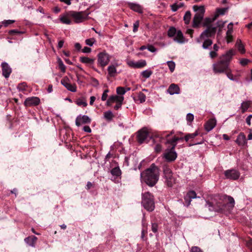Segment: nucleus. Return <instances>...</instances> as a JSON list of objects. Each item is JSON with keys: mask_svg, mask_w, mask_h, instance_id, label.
<instances>
[{"mask_svg": "<svg viewBox=\"0 0 252 252\" xmlns=\"http://www.w3.org/2000/svg\"><path fill=\"white\" fill-rule=\"evenodd\" d=\"M215 17L213 18H206L202 22V27L205 29L201 33L199 36L196 38L197 43H202V47L204 49H209L210 47L213 44L212 38L216 35L217 27L212 23L215 20Z\"/></svg>", "mask_w": 252, "mask_h": 252, "instance_id": "obj_1", "label": "nucleus"}, {"mask_svg": "<svg viewBox=\"0 0 252 252\" xmlns=\"http://www.w3.org/2000/svg\"><path fill=\"white\" fill-rule=\"evenodd\" d=\"M235 205V200L231 196L223 195L218 201H207L206 207L211 211L221 212L226 215L231 213Z\"/></svg>", "mask_w": 252, "mask_h": 252, "instance_id": "obj_2", "label": "nucleus"}, {"mask_svg": "<svg viewBox=\"0 0 252 252\" xmlns=\"http://www.w3.org/2000/svg\"><path fill=\"white\" fill-rule=\"evenodd\" d=\"M236 52L234 49H231L221 55L219 60L213 64V69L216 73L224 72L228 69L229 66L233 56Z\"/></svg>", "mask_w": 252, "mask_h": 252, "instance_id": "obj_3", "label": "nucleus"}, {"mask_svg": "<svg viewBox=\"0 0 252 252\" xmlns=\"http://www.w3.org/2000/svg\"><path fill=\"white\" fill-rule=\"evenodd\" d=\"M142 181L150 187L154 186L158 182L159 176V169L155 164L153 163L149 168L141 173Z\"/></svg>", "mask_w": 252, "mask_h": 252, "instance_id": "obj_4", "label": "nucleus"}, {"mask_svg": "<svg viewBox=\"0 0 252 252\" xmlns=\"http://www.w3.org/2000/svg\"><path fill=\"white\" fill-rule=\"evenodd\" d=\"M193 9L196 12L192 20V27L198 28L201 24L205 13V9L203 6L194 5Z\"/></svg>", "mask_w": 252, "mask_h": 252, "instance_id": "obj_5", "label": "nucleus"}, {"mask_svg": "<svg viewBox=\"0 0 252 252\" xmlns=\"http://www.w3.org/2000/svg\"><path fill=\"white\" fill-rule=\"evenodd\" d=\"M141 203L144 208L148 211H153L155 207L154 196L149 192L142 194Z\"/></svg>", "mask_w": 252, "mask_h": 252, "instance_id": "obj_6", "label": "nucleus"}, {"mask_svg": "<svg viewBox=\"0 0 252 252\" xmlns=\"http://www.w3.org/2000/svg\"><path fill=\"white\" fill-rule=\"evenodd\" d=\"M68 15L74 19L75 23H79L86 20L88 18L89 14L86 11L77 12L70 11H68Z\"/></svg>", "mask_w": 252, "mask_h": 252, "instance_id": "obj_7", "label": "nucleus"}, {"mask_svg": "<svg viewBox=\"0 0 252 252\" xmlns=\"http://www.w3.org/2000/svg\"><path fill=\"white\" fill-rule=\"evenodd\" d=\"M177 158V154L175 150L167 148L163 154V158L167 162L174 161Z\"/></svg>", "mask_w": 252, "mask_h": 252, "instance_id": "obj_8", "label": "nucleus"}, {"mask_svg": "<svg viewBox=\"0 0 252 252\" xmlns=\"http://www.w3.org/2000/svg\"><path fill=\"white\" fill-rule=\"evenodd\" d=\"M98 64L102 67L107 65L110 61L109 55L105 52L99 53L98 55Z\"/></svg>", "mask_w": 252, "mask_h": 252, "instance_id": "obj_9", "label": "nucleus"}, {"mask_svg": "<svg viewBox=\"0 0 252 252\" xmlns=\"http://www.w3.org/2000/svg\"><path fill=\"white\" fill-rule=\"evenodd\" d=\"M40 103V100L39 97L36 96H32L27 98L24 103L26 107L35 106L39 105Z\"/></svg>", "mask_w": 252, "mask_h": 252, "instance_id": "obj_10", "label": "nucleus"}, {"mask_svg": "<svg viewBox=\"0 0 252 252\" xmlns=\"http://www.w3.org/2000/svg\"><path fill=\"white\" fill-rule=\"evenodd\" d=\"M149 135L146 128H143L137 132V139L140 144L143 143L147 138Z\"/></svg>", "mask_w": 252, "mask_h": 252, "instance_id": "obj_11", "label": "nucleus"}, {"mask_svg": "<svg viewBox=\"0 0 252 252\" xmlns=\"http://www.w3.org/2000/svg\"><path fill=\"white\" fill-rule=\"evenodd\" d=\"M91 119L87 115H79L75 120V124L77 126H80L82 124H90Z\"/></svg>", "mask_w": 252, "mask_h": 252, "instance_id": "obj_12", "label": "nucleus"}, {"mask_svg": "<svg viewBox=\"0 0 252 252\" xmlns=\"http://www.w3.org/2000/svg\"><path fill=\"white\" fill-rule=\"evenodd\" d=\"M128 65L131 67L134 68H141L145 66L147 63L145 60H141L138 62L134 61H128L127 62Z\"/></svg>", "mask_w": 252, "mask_h": 252, "instance_id": "obj_13", "label": "nucleus"}, {"mask_svg": "<svg viewBox=\"0 0 252 252\" xmlns=\"http://www.w3.org/2000/svg\"><path fill=\"white\" fill-rule=\"evenodd\" d=\"M2 75L5 78H8L12 72V68L6 62H2L1 64Z\"/></svg>", "mask_w": 252, "mask_h": 252, "instance_id": "obj_14", "label": "nucleus"}, {"mask_svg": "<svg viewBox=\"0 0 252 252\" xmlns=\"http://www.w3.org/2000/svg\"><path fill=\"white\" fill-rule=\"evenodd\" d=\"M61 84L68 91L72 92H75L76 91V85L75 84H71L70 83L69 80L67 77H64L62 79Z\"/></svg>", "mask_w": 252, "mask_h": 252, "instance_id": "obj_15", "label": "nucleus"}, {"mask_svg": "<svg viewBox=\"0 0 252 252\" xmlns=\"http://www.w3.org/2000/svg\"><path fill=\"white\" fill-rule=\"evenodd\" d=\"M237 145L242 149H246L247 147V139L244 133H240L237 136Z\"/></svg>", "mask_w": 252, "mask_h": 252, "instance_id": "obj_16", "label": "nucleus"}, {"mask_svg": "<svg viewBox=\"0 0 252 252\" xmlns=\"http://www.w3.org/2000/svg\"><path fill=\"white\" fill-rule=\"evenodd\" d=\"M196 198H197L196 192L193 190L189 191L184 197L187 206H189L190 204L192 199Z\"/></svg>", "mask_w": 252, "mask_h": 252, "instance_id": "obj_17", "label": "nucleus"}, {"mask_svg": "<svg viewBox=\"0 0 252 252\" xmlns=\"http://www.w3.org/2000/svg\"><path fill=\"white\" fill-rule=\"evenodd\" d=\"M216 125V120L215 119H211L209 120L205 124V129L209 132L212 130Z\"/></svg>", "mask_w": 252, "mask_h": 252, "instance_id": "obj_18", "label": "nucleus"}, {"mask_svg": "<svg viewBox=\"0 0 252 252\" xmlns=\"http://www.w3.org/2000/svg\"><path fill=\"white\" fill-rule=\"evenodd\" d=\"M224 176L226 179L236 180V170L235 169H229L224 171Z\"/></svg>", "mask_w": 252, "mask_h": 252, "instance_id": "obj_19", "label": "nucleus"}, {"mask_svg": "<svg viewBox=\"0 0 252 252\" xmlns=\"http://www.w3.org/2000/svg\"><path fill=\"white\" fill-rule=\"evenodd\" d=\"M167 92L170 94V95H173L175 94H179L180 93V89L179 87V86L175 84H171Z\"/></svg>", "mask_w": 252, "mask_h": 252, "instance_id": "obj_20", "label": "nucleus"}, {"mask_svg": "<svg viewBox=\"0 0 252 252\" xmlns=\"http://www.w3.org/2000/svg\"><path fill=\"white\" fill-rule=\"evenodd\" d=\"M179 140V137L174 136L171 139H167L165 143V145L170 144L171 147H168L169 149L175 150V147L177 144V141Z\"/></svg>", "mask_w": 252, "mask_h": 252, "instance_id": "obj_21", "label": "nucleus"}, {"mask_svg": "<svg viewBox=\"0 0 252 252\" xmlns=\"http://www.w3.org/2000/svg\"><path fill=\"white\" fill-rule=\"evenodd\" d=\"M129 7L132 10L139 13H143L142 7L138 4L130 2L128 3Z\"/></svg>", "mask_w": 252, "mask_h": 252, "instance_id": "obj_22", "label": "nucleus"}, {"mask_svg": "<svg viewBox=\"0 0 252 252\" xmlns=\"http://www.w3.org/2000/svg\"><path fill=\"white\" fill-rule=\"evenodd\" d=\"M227 31L226 32V40L227 43H229L231 42L232 40V33L233 32V24L230 23L227 26Z\"/></svg>", "mask_w": 252, "mask_h": 252, "instance_id": "obj_23", "label": "nucleus"}, {"mask_svg": "<svg viewBox=\"0 0 252 252\" xmlns=\"http://www.w3.org/2000/svg\"><path fill=\"white\" fill-rule=\"evenodd\" d=\"M165 179V182L168 187H172L173 185L175 183V180L173 177L172 174L164 176Z\"/></svg>", "mask_w": 252, "mask_h": 252, "instance_id": "obj_24", "label": "nucleus"}, {"mask_svg": "<svg viewBox=\"0 0 252 252\" xmlns=\"http://www.w3.org/2000/svg\"><path fill=\"white\" fill-rule=\"evenodd\" d=\"M220 48L219 46L217 44H215L213 45V50L209 52V57L213 59L218 57V51Z\"/></svg>", "mask_w": 252, "mask_h": 252, "instance_id": "obj_25", "label": "nucleus"}, {"mask_svg": "<svg viewBox=\"0 0 252 252\" xmlns=\"http://www.w3.org/2000/svg\"><path fill=\"white\" fill-rule=\"evenodd\" d=\"M37 240V237L34 236H31L25 239V242L29 246L34 247Z\"/></svg>", "mask_w": 252, "mask_h": 252, "instance_id": "obj_26", "label": "nucleus"}, {"mask_svg": "<svg viewBox=\"0 0 252 252\" xmlns=\"http://www.w3.org/2000/svg\"><path fill=\"white\" fill-rule=\"evenodd\" d=\"M118 66L117 64L116 65H111L108 67V74L111 77H114L117 73L116 67Z\"/></svg>", "mask_w": 252, "mask_h": 252, "instance_id": "obj_27", "label": "nucleus"}, {"mask_svg": "<svg viewBox=\"0 0 252 252\" xmlns=\"http://www.w3.org/2000/svg\"><path fill=\"white\" fill-rule=\"evenodd\" d=\"M175 35L176 37L174 38V41L180 43H182L184 42V36L180 30L177 31Z\"/></svg>", "mask_w": 252, "mask_h": 252, "instance_id": "obj_28", "label": "nucleus"}, {"mask_svg": "<svg viewBox=\"0 0 252 252\" xmlns=\"http://www.w3.org/2000/svg\"><path fill=\"white\" fill-rule=\"evenodd\" d=\"M80 61L83 63H85L88 65H91L94 64V59L89 58L87 57H81L80 58Z\"/></svg>", "mask_w": 252, "mask_h": 252, "instance_id": "obj_29", "label": "nucleus"}, {"mask_svg": "<svg viewBox=\"0 0 252 252\" xmlns=\"http://www.w3.org/2000/svg\"><path fill=\"white\" fill-rule=\"evenodd\" d=\"M69 17H71V16L68 15V12H67L65 14L61 16L60 21L63 24H70L71 22L69 19Z\"/></svg>", "mask_w": 252, "mask_h": 252, "instance_id": "obj_30", "label": "nucleus"}, {"mask_svg": "<svg viewBox=\"0 0 252 252\" xmlns=\"http://www.w3.org/2000/svg\"><path fill=\"white\" fill-rule=\"evenodd\" d=\"M251 105V102L250 101H244L242 103L241 106L240 107V110L242 113H244L249 108Z\"/></svg>", "mask_w": 252, "mask_h": 252, "instance_id": "obj_31", "label": "nucleus"}, {"mask_svg": "<svg viewBox=\"0 0 252 252\" xmlns=\"http://www.w3.org/2000/svg\"><path fill=\"white\" fill-rule=\"evenodd\" d=\"M237 51L241 54H244L246 52L244 45L242 43L241 40L237 39Z\"/></svg>", "mask_w": 252, "mask_h": 252, "instance_id": "obj_32", "label": "nucleus"}, {"mask_svg": "<svg viewBox=\"0 0 252 252\" xmlns=\"http://www.w3.org/2000/svg\"><path fill=\"white\" fill-rule=\"evenodd\" d=\"M104 118L108 121H111L114 117V115L111 111H107L103 114Z\"/></svg>", "mask_w": 252, "mask_h": 252, "instance_id": "obj_33", "label": "nucleus"}, {"mask_svg": "<svg viewBox=\"0 0 252 252\" xmlns=\"http://www.w3.org/2000/svg\"><path fill=\"white\" fill-rule=\"evenodd\" d=\"M227 8H218L216 10V13L215 15V18L217 19V18L219 15H222L225 14V13L227 11Z\"/></svg>", "mask_w": 252, "mask_h": 252, "instance_id": "obj_34", "label": "nucleus"}, {"mask_svg": "<svg viewBox=\"0 0 252 252\" xmlns=\"http://www.w3.org/2000/svg\"><path fill=\"white\" fill-rule=\"evenodd\" d=\"M111 173L112 175L119 177L121 175V171L119 167H116L113 168L111 170Z\"/></svg>", "mask_w": 252, "mask_h": 252, "instance_id": "obj_35", "label": "nucleus"}, {"mask_svg": "<svg viewBox=\"0 0 252 252\" xmlns=\"http://www.w3.org/2000/svg\"><path fill=\"white\" fill-rule=\"evenodd\" d=\"M110 98H113V99L111 100L112 103L114 102H116L117 103L123 102L124 99L123 96H118L117 95H112L110 96Z\"/></svg>", "mask_w": 252, "mask_h": 252, "instance_id": "obj_36", "label": "nucleus"}, {"mask_svg": "<svg viewBox=\"0 0 252 252\" xmlns=\"http://www.w3.org/2000/svg\"><path fill=\"white\" fill-rule=\"evenodd\" d=\"M191 18V13L189 11H187L184 16L185 23L187 25L189 23Z\"/></svg>", "mask_w": 252, "mask_h": 252, "instance_id": "obj_37", "label": "nucleus"}, {"mask_svg": "<svg viewBox=\"0 0 252 252\" xmlns=\"http://www.w3.org/2000/svg\"><path fill=\"white\" fill-rule=\"evenodd\" d=\"M198 135V133L197 131L193 133H189L185 136V140H186V141L187 142L189 140V139H193Z\"/></svg>", "mask_w": 252, "mask_h": 252, "instance_id": "obj_38", "label": "nucleus"}, {"mask_svg": "<svg viewBox=\"0 0 252 252\" xmlns=\"http://www.w3.org/2000/svg\"><path fill=\"white\" fill-rule=\"evenodd\" d=\"M153 71L150 69L145 70L141 72V74L143 77L148 78L152 74Z\"/></svg>", "mask_w": 252, "mask_h": 252, "instance_id": "obj_39", "label": "nucleus"}, {"mask_svg": "<svg viewBox=\"0 0 252 252\" xmlns=\"http://www.w3.org/2000/svg\"><path fill=\"white\" fill-rule=\"evenodd\" d=\"M178 31L174 27L170 28L168 31V35L169 37H172L174 36Z\"/></svg>", "mask_w": 252, "mask_h": 252, "instance_id": "obj_40", "label": "nucleus"}, {"mask_svg": "<svg viewBox=\"0 0 252 252\" xmlns=\"http://www.w3.org/2000/svg\"><path fill=\"white\" fill-rule=\"evenodd\" d=\"M163 171L164 176L168 175H170V174H173L171 169L167 165L163 166Z\"/></svg>", "mask_w": 252, "mask_h": 252, "instance_id": "obj_41", "label": "nucleus"}, {"mask_svg": "<svg viewBox=\"0 0 252 252\" xmlns=\"http://www.w3.org/2000/svg\"><path fill=\"white\" fill-rule=\"evenodd\" d=\"M138 100L140 103H143L146 100V95L142 92H139L138 94Z\"/></svg>", "mask_w": 252, "mask_h": 252, "instance_id": "obj_42", "label": "nucleus"}, {"mask_svg": "<svg viewBox=\"0 0 252 252\" xmlns=\"http://www.w3.org/2000/svg\"><path fill=\"white\" fill-rule=\"evenodd\" d=\"M167 64L171 72H173L175 67V63L173 61H168L167 62Z\"/></svg>", "mask_w": 252, "mask_h": 252, "instance_id": "obj_43", "label": "nucleus"}, {"mask_svg": "<svg viewBox=\"0 0 252 252\" xmlns=\"http://www.w3.org/2000/svg\"><path fill=\"white\" fill-rule=\"evenodd\" d=\"M95 41H96V40H95V38H91L87 39L85 40V43L87 45L90 46H92Z\"/></svg>", "mask_w": 252, "mask_h": 252, "instance_id": "obj_44", "label": "nucleus"}, {"mask_svg": "<svg viewBox=\"0 0 252 252\" xmlns=\"http://www.w3.org/2000/svg\"><path fill=\"white\" fill-rule=\"evenodd\" d=\"M58 63H59V67L60 69H61V70L63 72H65V66L64 65L63 62H62V61L60 59H59L58 60Z\"/></svg>", "mask_w": 252, "mask_h": 252, "instance_id": "obj_45", "label": "nucleus"}, {"mask_svg": "<svg viewBox=\"0 0 252 252\" xmlns=\"http://www.w3.org/2000/svg\"><path fill=\"white\" fill-rule=\"evenodd\" d=\"M117 93L118 94L123 95L126 93V91H125V88L122 87H119L117 88L116 90Z\"/></svg>", "mask_w": 252, "mask_h": 252, "instance_id": "obj_46", "label": "nucleus"}, {"mask_svg": "<svg viewBox=\"0 0 252 252\" xmlns=\"http://www.w3.org/2000/svg\"><path fill=\"white\" fill-rule=\"evenodd\" d=\"M27 85L25 83L19 84L17 86V89L19 91H24L26 90Z\"/></svg>", "mask_w": 252, "mask_h": 252, "instance_id": "obj_47", "label": "nucleus"}, {"mask_svg": "<svg viewBox=\"0 0 252 252\" xmlns=\"http://www.w3.org/2000/svg\"><path fill=\"white\" fill-rule=\"evenodd\" d=\"M76 104L78 106H83V107H86L87 105V102L81 99H77L76 101Z\"/></svg>", "mask_w": 252, "mask_h": 252, "instance_id": "obj_48", "label": "nucleus"}, {"mask_svg": "<svg viewBox=\"0 0 252 252\" xmlns=\"http://www.w3.org/2000/svg\"><path fill=\"white\" fill-rule=\"evenodd\" d=\"M250 62V61L247 59L243 58L240 60V63L242 66H245Z\"/></svg>", "mask_w": 252, "mask_h": 252, "instance_id": "obj_49", "label": "nucleus"}, {"mask_svg": "<svg viewBox=\"0 0 252 252\" xmlns=\"http://www.w3.org/2000/svg\"><path fill=\"white\" fill-rule=\"evenodd\" d=\"M187 121L189 122H192L194 119V116L191 113H188L186 117Z\"/></svg>", "mask_w": 252, "mask_h": 252, "instance_id": "obj_50", "label": "nucleus"}, {"mask_svg": "<svg viewBox=\"0 0 252 252\" xmlns=\"http://www.w3.org/2000/svg\"><path fill=\"white\" fill-rule=\"evenodd\" d=\"M15 22L14 20H4L2 22V24L4 25V27H6L9 25L13 24Z\"/></svg>", "mask_w": 252, "mask_h": 252, "instance_id": "obj_51", "label": "nucleus"}, {"mask_svg": "<svg viewBox=\"0 0 252 252\" xmlns=\"http://www.w3.org/2000/svg\"><path fill=\"white\" fill-rule=\"evenodd\" d=\"M224 72L226 73V74L229 79L231 80H234L235 79L233 78V76L231 71H230L229 68H228V69Z\"/></svg>", "mask_w": 252, "mask_h": 252, "instance_id": "obj_52", "label": "nucleus"}, {"mask_svg": "<svg viewBox=\"0 0 252 252\" xmlns=\"http://www.w3.org/2000/svg\"><path fill=\"white\" fill-rule=\"evenodd\" d=\"M139 26V21H136L135 22V23L133 24V32H136L138 31V28Z\"/></svg>", "mask_w": 252, "mask_h": 252, "instance_id": "obj_53", "label": "nucleus"}, {"mask_svg": "<svg viewBox=\"0 0 252 252\" xmlns=\"http://www.w3.org/2000/svg\"><path fill=\"white\" fill-rule=\"evenodd\" d=\"M158 225L157 223L154 222L152 223V230L153 231V232L156 233L158 231Z\"/></svg>", "mask_w": 252, "mask_h": 252, "instance_id": "obj_54", "label": "nucleus"}, {"mask_svg": "<svg viewBox=\"0 0 252 252\" xmlns=\"http://www.w3.org/2000/svg\"><path fill=\"white\" fill-rule=\"evenodd\" d=\"M108 92V90H105L103 94H102V96H101V100L102 101H105L107 99V97L108 96V95H107V93Z\"/></svg>", "mask_w": 252, "mask_h": 252, "instance_id": "obj_55", "label": "nucleus"}, {"mask_svg": "<svg viewBox=\"0 0 252 252\" xmlns=\"http://www.w3.org/2000/svg\"><path fill=\"white\" fill-rule=\"evenodd\" d=\"M162 149V148L161 145L159 144H158L156 145L155 147V151L157 153H159L161 151Z\"/></svg>", "mask_w": 252, "mask_h": 252, "instance_id": "obj_56", "label": "nucleus"}, {"mask_svg": "<svg viewBox=\"0 0 252 252\" xmlns=\"http://www.w3.org/2000/svg\"><path fill=\"white\" fill-rule=\"evenodd\" d=\"M148 50L151 52H155L157 51V49L153 45H150L147 47Z\"/></svg>", "mask_w": 252, "mask_h": 252, "instance_id": "obj_57", "label": "nucleus"}, {"mask_svg": "<svg viewBox=\"0 0 252 252\" xmlns=\"http://www.w3.org/2000/svg\"><path fill=\"white\" fill-rule=\"evenodd\" d=\"M171 10L173 12L176 11L179 8L178 7V4L177 3H175L171 5Z\"/></svg>", "mask_w": 252, "mask_h": 252, "instance_id": "obj_58", "label": "nucleus"}, {"mask_svg": "<svg viewBox=\"0 0 252 252\" xmlns=\"http://www.w3.org/2000/svg\"><path fill=\"white\" fill-rule=\"evenodd\" d=\"M193 32L194 30L191 29H188L186 32V33L189 34L190 37H192Z\"/></svg>", "mask_w": 252, "mask_h": 252, "instance_id": "obj_59", "label": "nucleus"}, {"mask_svg": "<svg viewBox=\"0 0 252 252\" xmlns=\"http://www.w3.org/2000/svg\"><path fill=\"white\" fill-rule=\"evenodd\" d=\"M191 252H202L200 249L197 247H193L191 249Z\"/></svg>", "mask_w": 252, "mask_h": 252, "instance_id": "obj_60", "label": "nucleus"}, {"mask_svg": "<svg viewBox=\"0 0 252 252\" xmlns=\"http://www.w3.org/2000/svg\"><path fill=\"white\" fill-rule=\"evenodd\" d=\"M91 51H92V49L88 47H85L82 49V52H83L84 53H90L91 52Z\"/></svg>", "mask_w": 252, "mask_h": 252, "instance_id": "obj_61", "label": "nucleus"}, {"mask_svg": "<svg viewBox=\"0 0 252 252\" xmlns=\"http://www.w3.org/2000/svg\"><path fill=\"white\" fill-rule=\"evenodd\" d=\"M83 130L84 131L88 132V133H90L92 131L90 127L88 126H84L83 127Z\"/></svg>", "mask_w": 252, "mask_h": 252, "instance_id": "obj_62", "label": "nucleus"}, {"mask_svg": "<svg viewBox=\"0 0 252 252\" xmlns=\"http://www.w3.org/2000/svg\"><path fill=\"white\" fill-rule=\"evenodd\" d=\"M252 118V115H251L250 116H249L247 118H246V123L248 125H251V118Z\"/></svg>", "mask_w": 252, "mask_h": 252, "instance_id": "obj_63", "label": "nucleus"}, {"mask_svg": "<svg viewBox=\"0 0 252 252\" xmlns=\"http://www.w3.org/2000/svg\"><path fill=\"white\" fill-rule=\"evenodd\" d=\"M122 104V102L117 103V104L114 106V108L116 110H118L119 108H120L121 107Z\"/></svg>", "mask_w": 252, "mask_h": 252, "instance_id": "obj_64", "label": "nucleus"}]
</instances>
